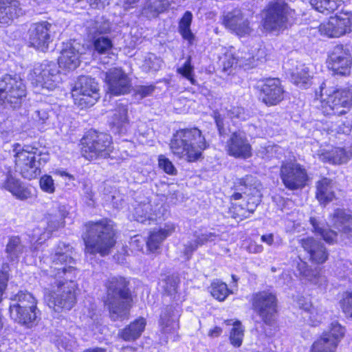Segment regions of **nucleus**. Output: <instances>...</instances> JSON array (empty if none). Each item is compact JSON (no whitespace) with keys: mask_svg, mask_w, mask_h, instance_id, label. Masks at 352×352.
Segmentation results:
<instances>
[{"mask_svg":"<svg viewBox=\"0 0 352 352\" xmlns=\"http://www.w3.org/2000/svg\"><path fill=\"white\" fill-rule=\"evenodd\" d=\"M69 244L59 242L51 254V265L43 269L40 285L44 289V298L50 308L56 312L70 310L76 302L77 269Z\"/></svg>","mask_w":352,"mask_h":352,"instance_id":"f257e3e1","label":"nucleus"},{"mask_svg":"<svg viewBox=\"0 0 352 352\" xmlns=\"http://www.w3.org/2000/svg\"><path fill=\"white\" fill-rule=\"evenodd\" d=\"M85 231L82 234L85 253L104 256L108 255L116 244L115 230L112 221L102 219L89 221L85 225Z\"/></svg>","mask_w":352,"mask_h":352,"instance_id":"f03ea898","label":"nucleus"},{"mask_svg":"<svg viewBox=\"0 0 352 352\" xmlns=\"http://www.w3.org/2000/svg\"><path fill=\"white\" fill-rule=\"evenodd\" d=\"M208 144L201 131L197 128L183 129L177 131L170 143L172 153L188 162L198 160Z\"/></svg>","mask_w":352,"mask_h":352,"instance_id":"7ed1b4c3","label":"nucleus"},{"mask_svg":"<svg viewBox=\"0 0 352 352\" xmlns=\"http://www.w3.org/2000/svg\"><path fill=\"white\" fill-rule=\"evenodd\" d=\"M129 280L122 276L109 278L105 283L107 296L104 301L112 320H122L126 317L131 301Z\"/></svg>","mask_w":352,"mask_h":352,"instance_id":"20e7f679","label":"nucleus"},{"mask_svg":"<svg viewBox=\"0 0 352 352\" xmlns=\"http://www.w3.org/2000/svg\"><path fill=\"white\" fill-rule=\"evenodd\" d=\"M309 221L314 231L321 236L326 243L330 245L338 242L352 244V215L343 210H336L332 216V224L337 232L321 226L315 217H311Z\"/></svg>","mask_w":352,"mask_h":352,"instance_id":"39448f33","label":"nucleus"},{"mask_svg":"<svg viewBox=\"0 0 352 352\" xmlns=\"http://www.w3.org/2000/svg\"><path fill=\"white\" fill-rule=\"evenodd\" d=\"M10 305L11 318L18 323L32 328L41 318V311L37 308V300L32 294L20 292L12 299Z\"/></svg>","mask_w":352,"mask_h":352,"instance_id":"423d86ee","label":"nucleus"},{"mask_svg":"<svg viewBox=\"0 0 352 352\" xmlns=\"http://www.w3.org/2000/svg\"><path fill=\"white\" fill-rule=\"evenodd\" d=\"M319 96L318 99L325 102L324 112L327 115L341 116L346 113L345 108L352 107V87L338 89L326 80L320 86Z\"/></svg>","mask_w":352,"mask_h":352,"instance_id":"0eeeda50","label":"nucleus"},{"mask_svg":"<svg viewBox=\"0 0 352 352\" xmlns=\"http://www.w3.org/2000/svg\"><path fill=\"white\" fill-rule=\"evenodd\" d=\"M81 144L82 155L89 161L107 158L113 150L111 135L94 130L87 133Z\"/></svg>","mask_w":352,"mask_h":352,"instance_id":"6e6552de","label":"nucleus"},{"mask_svg":"<svg viewBox=\"0 0 352 352\" xmlns=\"http://www.w3.org/2000/svg\"><path fill=\"white\" fill-rule=\"evenodd\" d=\"M26 96L25 86L16 75L4 74L0 76V104L5 108L16 109Z\"/></svg>","mask_w":352,"mask_h":352,"instance_id":"1a4fd4ad","label":"nucleus"},{"mask_svg":"<svg viewBox=\"0 0 352 352\" xmlns=\"http://www.w3.org/2000/svg\"><path fill=\"white\" fill-rule=\"evenodd\" d=\"M295 10L283 0H276L269 3L263 21L264 28L270 32L279 31L292 23Z\"/></svg>","mask_w":352,"mask_h":352,"instance_id":"9d476101","label":"nucleus"},{"mask_svg":"<svg viewBox=\"0 0 352 352\" xmlns=\"http://www.w3.org/2000/svg\"><path fill=\"white\" fill-rule=\"evenodd\" d=\"M47 160V156L42 157L41 152L35 148H32L30 151L23 149L15 155L16 170L23 177L29 180L35 179L41 174L40 166Z\"/></svg>","mask_w":352,"mask_h":352,"instance_id":"9b49d317","label":"nucleus"},{"mask_svg":"<svg viewBox=\"0 0 352 352\" xmlns=\"http://www.w3.org/2000/svg\"><path fill=\"white\" fill-rule=\"evenodd\" d=\"M98 84L94 78L87 76H80L72 90L76 104L81 109L93 106L99 99Z\"/></svg>","mask_w":352,"mask_h":352,"instance_id":"f8f14e48","label":"nucleus"},{"mask_svg":"<svg viewBox=\"0 0 352 352\" xmlns=\"http://www.w3.org/2000/svg\"><path fill=\"white\" fill-rule=\"evenodd\" d=\"M58 68L56 63L44 60L34 66L30 74V80L36 87L53 90L61 80Z\"/></svg>","mask_w":352,"mask_h":352,"instance_id":"ddd939ff","label":"nucleus"},{"mask_svg":"<svg viewBox=\"0 0 352 352\" xmlns=\"http://www.w3.org/2000/svg\"><path fill=\"white\" fill-rule=\"evenodd\" d=\"M252 305L254 311L267 325H272L277 314L278 300L272 292L262 291L252 296Z\"/></svg>","mask_w":352,"mask_h":352,"instance_id":"4468645a","label":"nucleus"},{"mask_svg":"<svg viewBox=\"0 0 352 352\" xmlns=\"http://www.w3.org/2000/svg\"><path fill=\"white\" fill-rule=\"evenodd\" d=\"M280 177L285 188L291 190L304 188L309 178L305 168L296 162H283Z\"/></svg>","mask_w":352,"mask_h":352,"instance_id":"2eb2a0df","label":"nucleus"},{"mask_svg":"<svg viewBox=\"0 0 352 352\" xmlns=\"http://www.w3.org/2000/svg\"><path fill=\"white\" fill-rule=\"evenodd\" d=\"M352 12H342L331 16L327 22L320 25L322 34L330 38H338L351 32Z\"/></svg>","mask_w":352,"mask_h":352,"instance_id":"dca6fc26","label":"nucleus"},{"mask_svg":"<svg viewBox=\"0 0 352 352\" xmlns=\"http://www.w3.org/2000/svg\"><path fill=\"white\" fill-rule=\"evenodd\" d=\"M344 335V328L338 322H332L329 331L324 332L311 346L312 352H335Z\"/></svg>","mask_w":352,"mask_h":352,"instance_id":"f3484780","label":"nucleus"},{"mask_svg":"<svg viewBox=\"0 0 352 352\" xmlns=\"http://www.w3.org/2000/svg\"><path fill=\"white\" fill-rule=\"evenodd\" d=\"M52 24L43 21L33 23L28 32L29 45L41 52H46L52 41Z\"/></svg>","mask_w":352,"mask_h":352,"instance_id":"a211bd4d","label":"nucleus"},{"mask_svg":"<svg viewBox=\"0 0 352 352\" xmlns=\"http://www.w3.org/2000/svg\"><path fill=\"white\" fill-rule=\"evenodd\" d=\"M226 151L232 157L247 159L252 156V146L244 131H237L231 133L226 142Z\"/></svg>","mask_w":352,"mask_h":352,"instance_id":"6ab92c4d","label":"nucleus"},{"mask_svg":"<svg viewBox=\"0 0 352 352\" xmlns=\"http://www.w3.org/2000/svg\"><path fill=\"white\" fill-rule=\"evenodd\" d=\"M109 91L113 95H122L129 92L131 82L128 75L121 68L110 69L105 75Z\"/></svg>","mask_w":352,"mask_h":352,"instance_id":"aec40b11","label":"nucleus"},{"mask_svg":"<svg viewBox=\"0 0 352 352\" xmlns=\"http://www.w3.org/2000/svg\"><path fill=\"white\" fill-rule=\"evenodd\" d=\"M352 64V57L348 48L338 45L329 55V65L336 74L346 75L349 72Z\"/></svg>","mask_w":352,"mask_h":352,"instance_id":"412c9836","label":"nucleus"},{"mask_svg":"<svg viewBox=\"0 0 352 352\" xmlns=\"http://www.w3.org/2000/svg\"><path fill=\"white\" fill-rule=\"evenodd\" d=\"M283 88L278 78L266 79L261 87L260 98L267 106H273L283 99Z\"/></svg>","mask_w":352,"mask_h":352,"instance_id":"4be33fe9","label":"nucleus"},{"mask_svg":"<svg viewBox=\"0 0 352 352\" xmlns=\"http://www.w3.org/2000/svg\"><path fill=\"white\" fill-rule=\"evenodd\" d=\"M182 311V307L177 304L162 308L159 323L163 333H171L179 329V318Z\"/></svg>","mask_w":352,"mask_h":352,"instance_id":"5701e85b","label":"nucleus"},{"mask_svg":"<svg viewBox=\"0 0 352 352\" xmlns=\"http://www.w3.org/2000/svg\"><path fill=\"white\" fill-rule=\"evenodd\" d=\"M80 45L75 41L63 43L60 56L58 58V67L73 70L80 64Z\"/></svg>","mask_w":352,"mask_h":352,"instance_id":"b1692460","label":"nucleus"},{"mask_svg":"<svg viewBox=\"0 0 352 352\" xmlns=\"http://www.w3.org/2000/svg\"><path fill=\"white\" fill-rule=\"evenodd\" d=\"M237 190L242 191L243 195L248 197V205L252 203L254 206L258 205L261 201V184L258 180L252 175L238 179L236 183Z\"/></svg>","mask_w":352,"mask_h":352,"instance_id":"393cba45","label":"nucleus"},{"mask_svg":"<svg viewBox=\"0 0 352 352\" xmlns=\"http://www.w3.org/2000/svg\"><path fill=\"white\" fill-rule=\"evenodd\" d=\"M28 250V243L19 235H11L7 237L4 252L6 259L11 263H18Z\"/></svg>","mask_w":352,"mask_h":352,"instance_id":"a878e982","label":"nucleus"},{"mask_svg":"<svg viewBox=\"0 0 352 352\" xmlns=\"http://www.w3.org/2000/svg\"><path fill=\"white\" fill-rule=\"evenodd\" d=\"M223 23L227 28L239 36L249 34L250 32L249 21L239 9H234L226 13L223 15Z\"/></svg>","mask_w":352,"mask_h":352,"instance_id":"bb28decb","label":"nucleus"},{"mask_svg":"<svg viewBox=\"0 0 352 352\" xmlns=\"http://www.w3.org/2000/svg\"><path fill=\"white\" fill-rule=\"evenodd\" d=\"M219 237V235L215 232H206L200 233L195 232L188 237V240L184 244L183 254L186 259H190L192 254L197 249L207 242H212L215 241Z\"/></svg>","mask_w":352,"mask_h":352,"instance_id":"cd10ccee","label":"nucleus"},{"mask_svg":"<svg viewBox=\"0 0 352 352\" xmlns=\"http://www.w3.org/2000/svg\"><path fill=\"white\" fill-rule=\"evenodd\" d=\"M303 249L309 254L310 259L316 263H324L329 256V253L323 243L312 237L301 240Z\"/></svg>","mask_w":352,"mask_h":352,"instance_id":"c85d7f7f","label":"nucleus"},{"mask_svg":"<svg viewBox=\"0 0 352 352\" xmlns=\"http://www.w3.org/2000/svg\"><path fill=\"white\" fill-rule=\"evenodd\" d=\"M175 231V225L168 222L164 224L159 230H153L146 241V246L151 252H155L160 248L162 242Z\"/></svg>","mask_w":352,"mask_h":352,"instance_id":"c756f323","label":"nucleus"},{"mask_svg":"<svg viewBox=\"0 0 352 352\" xmlns=\"http://www.w3.org/2000/svg\"><path fill=\"white\" fill-rule=\"evenodd\" d=\"M23 13L19 1L0 0V24L6 25Z\"/></svg>","mask_w":352,"mask_h":352,"instance_id":"7c9ffc66","label":"nucleus"},{"mask_svg":"<svg viewBox=\"0 0 352 352\" xmlns=\"http://www.w3.org/2000/svg\"><path fill=\"white\" fill-rule=\"evenodd\" d=\"M59 212H60L59 216L56 214H50L47 219V231L41 233V229L40 228H36L33 230L32 236L33 238H37L36 240L42 241L45 240L46 238H49L51 233L55 230L58 229L64 223V219L66 217V211L65 206L59 207Z\"/></svg>","mask_w":352,"mask_h":352,"instance_id":"2f4dec72","label":"nucleus"},{"mask_svg":"<svg viewBox=\"0 0 352 352\" xmlns=\"http://www.w3.org/2000/svg\"><path fill=\"white\" fill-rule=\"evenodd\" d=\"M352 158V147L348 149L343 148H335L331 151L319 154V159L323 162H329L334 164L346 163Z\"/></svg>","mask_w":352,"mask_h":352,"instance_id":"473e14b6","label":"nucleus"},{"mask_svg":"<svg viewBox=\"0 0 352 352\" xmlns=\"http://www.w3.org/2000/svg\"><path fill=\"white\" fill-rule=\"evenodd\" d=\"M127 111L126 107L121 104H118L117 107L112 111L109 122L118 133H122L126 131V127L129 121Z\"/></svg>","mask_w":352,"mask_h":352,"instance_id":"72a5a7b5","label":"nucleus"},{"mask_svg":"<svg viewBox=\"0 0 352 352\" xmlns=\"http://www.w3.org/2000/svg\"><path fill=\"white\" fill-rule=\"evenodd\" d=\"M335 197L332 180L323 178L316 184V198L322 204L331 201Z\"/></svg>","mask_w":352,"mask_h":352,"instance_id":"f704fd0d","label":"nucleus"},{"mask_svg":"<svg viewBox=\"0 0 352 352\" xmlns=\"http://www.w3.org/2000/svg\"><path fill=\"white\" fill-rule=\"evenodd\" d=\"M88 36L96 38L100 36L107 35L111 31V23L109 21L100 18L95 21L88 22L87 26Z\"/></svg>","mask_w":352,"mask_h":352,"instance_id":"c9c22d12","label":"nucleus"},{"mask_svg":"<svg viewBox=\"0 0 352 352\" xmlns=\"http://www.w3.org/2000/svg\"><path fill=\"white\" fill-rule=\"evenodd\" d=\"M146 325V321L143 318L135 320L128 327L122 330L120 336L126 341L135 340L140 336Z\"/></svg>","mask_w":352,"mask_h":352,"instance_id":"e433bc0d","label":"nucleus"},{"mask_svg":"<svg viewBox=\"0 0 352 352\" xmlns=\"http://www.w3.org/2000/svg\"><path fill=\"white\" fill-rule=\"evenodd\" d=\"M343 3L342 0H310V4L317 11L329 14Z\"/></svg>","mask_w":352,"mask_h":352,"instance_id":"4c0bfd02","label":"nucleus"},{"mask_svg":"<svg viewBox=\"0 0 352 352\" xmlns=\"http://www.w3.org/2000/svg\"><path fill=\"white\" fill-rule=\"evenodd\" d=\"M168 6V0H148L144 7L143 13L148 17H155Z\"/></svg>","mask_w":352,"mask_h":352,"instance_id":"58836bf2","label":"nucleus"},{"mask_svg":"<svg viewBox=\"0 0 352 352\" xmlns=\"http://www.w3.org/2000/svg\"><path fill=\"white\" fill-rule=\"evenodd\" d=\"M192 14L190 12L186 11L179 23V32L183 38L187 40L189 44L192 45L194 40V34L190 30Z\"/></svg>","mask_w":352,"mask_h":352,"instance_id":"ea45409f","label":"nucleus"},{"mask_svg":"<svg viewBox=\"0 0 352 352\" xmlns=\"http://www.w3.org/2000/svg\"><path fill=\"white\" fill-rule=\"evenodd\" d=\"M94 50L98 54H109L113 49L112 40L107 35L91 39Z\"/></svg>","mask_w":352,"mask_h":352,"instance_id":"a19ab883","label":"nucleus"},{"mask_svg":"<svg viewBox=\"0 0 352 352\" xmlns=\"http://www.w3.org/2000/svg\"><path fill=\"white\" fill-rule=\"evenodd\" d=\"M309 78V69L304 64L297 65L291 72L292 81L296 85H305Z\"/></svg>","mask_w":352,"mask_h":352,"instance_id":"79ce46f5","label":"nucleus"},{"mask_svg":"<svg viewBox=\"0 0 352 352\" xmlns=\"http://www.w3.org/2000/svg\"><path fill=\"white\" fill-rule=\"evenodd\" d=\"M299 274L305 278V280L317 285L320 282L322 277L320 276L317 269L312 270L309 268L305 262H300L297 266Z\"/></svg>","mask_w":352,"mask_h":352,"instance_id":"37998d69","label":"nucleus"},{"mask_svg":"<svg viewBox=\"0 0 352 352\" xmlns=\"http://www.w3.org/2000/svg\"><path fill=\"white\" fill-rule=\"evenodd\" d=\"M300 307L307 314V316H305V318H308L309 323L311 326L316 327L318 325V324L322 321V315L320 314L318 312V310L313 307L309 302H306L305 304L300 303Z\"/></svg>","mask_w":352,"mask_h":352,"instance_id":"c03bdc74","label":"nucleus"},{"mask_svg":"<svg viewBox=\"0 0 352 352\" xmlns=\"http://www.w3.org/2000/svg\"><path fill=\"white\" fill-rule=\"evenodd\" d=\"M149 208L148 204L140 205L135 208L133 214L134 220L143 224H151V221H154V219L148 214Z\"/></svg>","mask_w":352,"mask_h":352,"instance_id":"a18cd8bd","label":"nucleus"},{"mask_svg":"<svg viewBox=\"0 0 352 352\" xmlns=\"http://www.w3.org/2000/svg\"><path fill=\"white\" fill-rule=\"evenodd\" d=\"M230 290L225 283L217 281L212 284L211 294L219 301L224 300L228 296Z\"/></svg>","mask_w":352,"mask_h":352,"instance_id":"49530a36","label":"nucleus"},{"mask_svg":"<svg viewBox=\"0 0 352 352\" xmlns=\"http://www.w3.org/2000/svg\"><path fill=\"white\" fill-rule=\"evenodd\" d=\"M237 60L238 67H244L248 69L256 66L254 63V57L250 53L239 51L235 54V58Z\"/></svg>","mask_w":352,"mask_h":352,"instance_id":"de8ad7c7","label":"nucleus"},{"mask_svg":"<svg viewBox=\"0 0 352 352\" xmlns=\"http://www.w3.org/2000/svg\"><path fill=\"white\" fill-rule=\"evenodd\" d=\"M243 338V329L239 322L234 324L230 332V342L234 346L239 347L241 345Z\"/></svg>","mask_w":352,"mask_h":352,"instance_id":"09e8293b","label":"nucleus"},{"mask_svg":"<svg viewBox=\"0 0 352 352\" xmlns=\"http://www.w3.org/2000/svg\"><path fill=\"white\" fill-rule=\"evenodd\" d=\"M9 271V264L8 263H3L0 270V302L7 288L8 281L10 277Z\"/></svg>","mask_w":352,"mask_h":352,"instance_id":"8fccbe9b","label":"nucleus"},{"mask_svg":"<svg viewBox=\"0 0 352 352\" xmlns=\"http://www.w3.org/2000/svg\"><path fill=\"white\" fill-rule=\"evenodd\" d=\"M162 64L161 58L155 54L150 53L145 57L144 66L148 70L157 71L160 69Z\"/></svg>","mask_w":352,"mask_h":352,"instance_id":"3c124183","label":"nucleus"},{"mask_svg":"<svg viewBox=\"0 0 352 352\" xmlns=\"http://www.w3.org/2000/svg\"><path fill=\"white\" fill-rule=\"evenodd\" d=\"M193 67L191 65L190 58L189 57L184 65L177 69V72L190 80L192 85H195L196 80L193 78Z\"/></svg>","mask_w":352,"mask_h":352,"instance_id":"603ef678","label":"nucleus"},{"mask_svg":"<svg viewBox=\"0 0 352 352\" xmlns=\"http://www.w3.org/2000/svg\"><path fill=\"white\" fill-rule=\"evenodd\" d=\"M158 165L160 168L168 175H175L177 173L173 163L163 155H160L158 157Z\"/></svg>","mask_w":352,"mask_h":352,"instance_id":"864d4df0","label":"nucleus"},{"mask_svg":"<svg viewBox=\"0 0 352 352\" xmlns=\"http://www.w3.org/2000/svg\"><path fill=\"white\" fill-rule=\"evenodd\" d=\"M39 184L43 191L50 194L54 192L55 186L52 176L47 175L42 176L40 179Z\"/></svg>","mask_w":352,"mask_h":352,"instance_id":"5fc2aeb1","label":"nucleus"},{"mask_svg":"<svg viewBox=\"0 0 352 352\" xmlns=\"http://www.w3.org/2000/svg\"><path fill=\"white\" fill-rule=\"evenodd\" d=\"M12 195L20 200H26L32 197L31 188L23 183L17 189H15Z\"/></svg>","mask_w":352,"mask_h":352,"instance_id":"6e6d98bb","label":"nucleus"},{"mask_svg":"<svg viewBox=\"0 0 352 352\" xmlns=\"http://www.w3.org/2000/svg\"><path fill=\"white\" fill-rule=\"evenodd\" d=\"M178 286L177 278L173 276H168L164 280V285H163L164 291L168 294L172 296L177 293Z\"/></svg>","mask_w":352,"mask_h":352,"instance_id":"4d7b16f0","label":"nucleus"},{"mask_svg":"<svg viewBox=\"0 0 352 352\" xmlns=\"http://www.w3.org/2000/svg\"><path fill=\"white\" fill-rule=\"evenodd\" d=\"M340 304L346 316L352 318V292L346 293Z\"/></svg>","mask_w":352,"mask_h":352,"instance_id":"13d9d810","label":"nucleus"},{"mask_svg":"<svg viewBox=\"0 0 352 352\" xmlns=\"http://www.w3.org/2000/svg\"><path fill=\"white\" fill-rule=\"evenodd\" d=\"M155 89V86L150 85H139L136 86L134 91L136 96H140V98H144L153 94Z\"/></svg>","mask_w":352,"mask_h":352,"instance_id":"bf43d9fd","label":"nucleus"},{"mask_svg":"<svg viewBox=\"0 0 352 352\" xmlns=\"http://www.w3.org/2000/svg\"><path fill=\"white\" fill-rule=\"evenodd\" d=\"M22 183L19 179L14 178L12 175H7L6 179L3 183V187L13 194L15 189H17Z\"/></svg>","mask_w":352,"mask_h":352,"instance_id":"052dcab7","label":"nucleus"},{"mask_svg":"<svg viewBox=\"0 0 352 352\" xmlns=\"http://www.w3.org/2000/svg\"><path fill=\"white\" fill-rule=\"evenodd\" d=\"M234 58L235 54H226L225 55V60L223 62V69L225 71H227L232 67H238L237 60H236Z\"/></svg>","mask_w":352,"mask_h":352,"instance_id":"680f3d73","label":"nucleus"},{"mask_svg":"<svg viewBox=\"0 0 352 352\" xmlns=\"http://www.w3.org/2000/svg\"><path fill=\"white\" fill-rule=\"evenodd\" d=\"M32 118L38 123L44 124L49 118V113L46 110L40 109L34 112Z\"/></svg>","mask_w":352,"mask_h":352,"instance_id":"e2e57ef3","label":"nucleus"},{"mask_svg":"<svg viewBox=\"0 0 352 352\" xmlns=\"http://www.w3.org/2000/svg\"><path fill=\"white\" fill-rule=\"evenodd\" d=\"M130 246L135 251H140L144 246V241L139 235H135L131 239Z\"/></svg>","mask_w":352,"mask_h":352,"instance_id":"0e129e2a","label":"nucleus"},{"mask_svg":"<svg viewBox=\"0 0 352 352\" xmlns=\"http://www.w3.org/2000/svg\"><path fill=\"white\" fill-rule=\"evenodd\" d=\"M244 115V109L239 107H232L228 111V116L230 118H241Z\"/></svg>","mask_w":352,"mask_h":352,"instance_id":"69168bd1","label":"nucleus"},{"mask_svg":"<svg viewBox=\"0 0 352 352\" xmlns=\"http://www.w3.org/2000/svg\"><path fill=\"white\" fill-rule=\"evenodd\" d=\"M214 118L219 133L221 135L225 133L226 130L224 129L223 118L222 117L221 114L218 112H215Z\"/></svg>","mask_w":352,"mask_h":352,"instance_id":"338daca9","label":"nucleus"},{"mask_svg":"<svg viewBox=\"0 0 352 352\" xmlns=\"http://www.w3.org/2000/svg\"><path fill=\"white\" fill-rule=\"evenodd\" d=\"M73 341L68 340L67 337H61L57 340V344L58 346H61L63 349L65 350H71L72 348Z\"/></svg>","mask_w":352,"mask_h":352,"instance_id":"774afa93","label":"nucleus"}]
</instances>
